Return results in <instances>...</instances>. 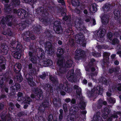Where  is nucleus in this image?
I'll list each match as a JSON object with an SVG mask.
<instances>
[{
	"instance_id": "obj_57",
	"label": "nucleus",
	"mask_w": 121,
	"mask_h": 121,
	"mask_svg": "<svg viewBox=\"0 0 121 121\" xmlns=\"http://www.w3.org/2000/svg\"><path fill=\"white\" fill-rule=\"evenodd\" d=\"M45 109V108H44L42 106L41 107H39L38 109V112L41 114L43 113L44 112Z\"/></svg>"
},
{
	"instance_id": "obj_49",
	"label": "nucleus",
	"mask_w": 121,
	"mask_h": 121,
	"mask_svg": "<svg viewBox=\"0 0 121 121\" xmlns=\"http://www.w3.org/2000/svg\"><path fill=\"white\" fill-rule=\"evenodd\" d=\"M25 99V100L24 103L28 104H30V103L32 101V100L29 97L26 96Z\"/></svg>"
},
{
	"instance_id": "obj_21",
	"label": "nucleus",
	"mask_w": 121,
	"mask_h": 121,
	"mask_svg": "<svg viewBox=\"0 0 121 121\" xmlns=\"http://www.w3.org/2000/svg\"><path fill=\"white\" fill-rule=\"evenodd\" d=\"M73 20L74 22L75 26L76 28H78L80 31H83L84 33L86 32L87 30L83 23L79 22L78 23L76 22V20Z\"/></svg>"
},
{
	"instance_id": "obj_53",
	"label": "nucleus",
	"mask_w": 121,
	"mask_h": 121,
	"mask_svg": "<svg viewBox=\"0 0 121 121\" xmlns=\"http://www.w3.org/2000/svg\"><path fill=\"white\" fill-rule=\"evenodd\" d=\"M23 94L22 93L19 92L17 94V96H18V98H17V101H20L22 99V98L23 97Z\"/></svg>"
},
{
	"instance_id": "obj_43",
	"label": "nucleus",
	"mask_w": 121,
	"mask_h": 121,
	"mask_svg": "<svg viewBox=\"0 0 121 121\" xmlns=\"http://www.w3.org/2000/svg\"><path fill=\"white\" fill-rule=\"evenodd\" d=\"M56 89L59 91H61L64 88V85L62 83H59L57 85L55 86Z\"/></svg>"
},
{
	"instance_id": "obj_14",
	"label": "nucleus",
	"mask_w": 121,
	"mask_h": 121,
	"mask_svg": "<svg viewBox=\"0 0 121 121\" xmlns=\"http://www.w3.org/2000/svg\"><path fill=\"white\" fill-rule=\"evenodd\" d=\"M22 36L23 40L27 42H29L31 40H34L36 38V37L29 31H26L23 33Z\"/></svg>"
},
{
	"instance_id": "obj_4",
	"label": "nucleus",
	"mask_w": 121,
	"mask_h": 121,
	"mask_svg": "<svg viewBox=\"0 0 121 121\" xmlns=\"http://www.w3.org/2000/svg\"><path fill=\"white\" fill-rule=\"evenodd\" d=\"M72 61L71 60H67L65 61L64 58H59L57 62V64L59 68V70L57 71V75L62 77L66 71L65 68H69L72 65Z\"/></svg>"
},
{
	"instance_id": "obj_22",
	"label": "nucleus",
	"mask_w": 121,
	"mask_h": 121,
	"mask_svg": "<svg viewBox=\"0 0 121 121\" xmlns=\"http://www.w3.org/2000/svg\"><path fill=\"white\" fill-rule=\"evenodd\" d=\"M21 86L19 83H15L13 85L11 86L10 89L11 94L12 95L14 94L16 91H19L21 90Z\"/></svg>"
},
{
	"instance_id": "obj_63",
	"label": "nucleus",
	"mask_w": 121,
	"mask_h": 121,
	"mask_svg": "<svg viewBox=\"0 0 121 121\" xmlns=\"http://www.w3.org/2000/svg\"><path fill=\"white\" fill-rule=\"evenodd\" d=\"M46 74L45 72H44L42 73L41 75L39 76V77L42 79H45Z\"/></svg>"
},
{
	"instance_id": "obj_19",
	"label": "nucleus",
	"mask_w": 121,
	"mask_h": 121,
	"mask_svg": "<svg viewBox=\"0 0 121 121\" xmlns=\"http://www.w3.org/2000/svg\"><path fill=\"white\" fill-rule=\"evenodd\" d=\"M75 76L74 69H71L69 70L67 73L66 77L68 80L70 82H74L76 81V78Z\"/></svg>"
},
{
	"instance_id": "obj_10",
	"label": "nucleus",
	"mask_w": 121,
	"mask_h": 121,
	"mask_svg": "<svg viewBox=\"0 0 121 121\" xmlns=\"http://www.w3.org/2000/svg\"><path fill=\"white\" fill-rule=\"evenodd\" d=\"M73 108V109H71L72 110L70 109V112L66 118L67 121H75L76 120H78L79 119V117L75 115L76 112L78 110V107L74 106Z\"/></svg>"
},
{
	"instance_id": "obj_12",
	"label": "nucleus",
	"mask_w": 121,
	"mask_h": 121,
	"mask_svg": "<svg viewBox=\"0 0 121 121\" xmlns=\"http://www.w3.org/2000/svg\"><path fill=\"white\" fill-rule=\"evenodd\" d=\"M85 38V37L82 32L79 33L78 34L76 35L75 37L76 42L84 47H86V45Z\"/></svg>"
},
{
	"instance_id": "obj_16",
	"label": "nucleus",
	"mask_w": 121,
	"mask_h": 121,
	"mask_svg": "<svg viewBox=\"0 0 121 121\" xmlns=\"http://www.w3.org/2000/svg\"><path fill=\"white\" fill-rule=\"evenodd\" d=\"M75 52L76 54L74 56V58L77 60H82L85 57V51L82 50H76Z\"/></svg>"
},
{
	"instance_id": "obj_5",
	"label": "nucleus",
	"mask_w": 121,
	"mask_h": 121,
	"mask_svg": "<svg viewBox=\"0 0 121 121\" xmlns=\"http://www.w3.org/2000/svg\"><path fill=\"white\" fill-rule=\"evenodd\" d=\"M9 49L12 52V55L13 57L17 59H20L24 50L22 45L18 42L13 43L9 47Z\"/></svg>"
},
{
	"instance_id": "obj_8",
	"label": "nucleus",
	"mask_w": 121,
	"mask_h": 121,
	"mask_svg": "<svg viewBox=\"0 0 121 121\" xmlns=\"http://www.w3.org/2000/svg\"><path fill=\"white\" fill-rule=\"evenodd\" d=\"M32 65L33 64L31 63L28 65V68L30 70L29 73L26 74L25 77L29 85L31 86H34L35 84L33 81V76L35 75V70L34 69L32 68Z\"/></svg>"
},
{
	"instance_id": "obj_45",
	"label": "nucleus",
	"mask_w": 121,
	"mask_h": 121,
	"mask_svg": "<svg viewBox=\"0 0 121 121\" xmlns=\"http://www.w3.org/2000/svg\"><path fill=\"white\" fill-rule=\"evenodd\" d=\"M79 106L81 109L82 110H84L86 107L85 103L84 102H81L79 105Z\"/></svg>"
},
{
	"instance_id": "obj_2",
	"label": "nucleus",
	"mask_w": 121,
	"mask_h": 121,
	"mask_svg": "<svg viewBox=\"0 0 121 121\" xmlns=\"http://www.w3.org/2000/svg\"><path fill=\"white\" fill-rule=\"evenodd\" d=\"M41 4L43 7L38 8L37 10V13L41 16L48 17L49 13L51 14L54 12V3L52 0H42Z\"/></svg>"
},
{
	"instance_id": "obj_62",
	"label": "nucleus",
	"mask_w": 121,
	"mask_h": 121,
	"mask_svg": "<svg viewBox=\"0 0 121 121\" xmlns=\"http://www.w3.org/2000/svg\"><path fill=\"white\" fill-rule=\"evenodd\" d=\"M81 88L80 87L77 89L76 91V93L79 96L81 94Z\"/></svg>"
},
{
	"instance_id": "obj_41",
	"label": "nucleus",
	"mask_w": 121,
	"mask_h": 121,
	"mask_svg": "<svg viewBox=\"0 0 121 121\" xmlns=\"http://www.w3.org/2000/svg\"><path fill=\"white\" fill-rule=\"evenodd\" d=\"M97 74V73L96 72L94 73H90L89 75V78H91L93 81L96 80L95 77Z\"/></svg>"
},
{
	"instance_id": "obj_33",
	"label": "nucleus",
	"mask_w": 121,
	"mask_h": 121,
	"mask_svg": "<svg viewBox=\"0 0 121 121\" xmlns=\"http://www.w3.org/2000/svg\"><path fill=\"white\" fill-rule=\"evenodd\" d=\"M16 76L14 77V80L17 82H21L23 80V78L21 74V73H16Z\"/></svg>"
},
{
	"instance_id": "obj_44",
	"label": "nucleus",
	"mask_w": 121,
	"mask_h": 121,
	"mask_svg": "<svg viewBox=\"0 0 121 121\" xmlns=\"http://www.w3.org/2000/svg\"><path fill=\"white\" fill-rule=\"evenodd\" d=\"M49 102L48 100H46V101H43L42 103V106L44 108H47L48 107Z\"/></svg>"
},
{
	"instance_id": "obj_40",
	"label": "nucleus",
	"mask_w": 121,
	"mask_h": 121,
	"mask_svg": "<svg viewBox=\"0 0 121 121\" xmlns=\"http://www.w3.org/2000/svg\"><path fill=\"white\" fill-rule=\"evenodd\" d=\"M71 3L73 6L74 7L78 6L80 5V0H71Z\"/></svg>"
},
{
	"instance_id": "obj_6",
	"label": "nucleus",
	"mask_w": 121,
	"mask_h": 121,
	"mask_svg": "<svg viewBox=\"0 0 121 121\" xmlns=\"http://www.w3.org/2000/svg\"><path fill=\"white\" fill-rule=\"evenodd\" d=\"M102 23L101 26L102 28L99 29L97 32V35L99 40L101 39V41L102 42L104 41V38L103 37L104 34L107 31L108 28L107 24L109 21V17L105 15H104L101 18Z\"/></svg>"
},
{
	"instance_id": "obj_39",
	"label": "nucleus",
	"mask_w": 121,
	"mask_h": 121,
	"mask_svg": "<svg viewBox=\"0 0 121 121\" xmlns=\"http://www.w3.org/2000/svg\"><path fill=\"white\" fill-rule=\"evenodd\" d=\"M110 54L107 52H104L103 54L104 59V60H106V62H108L109 61V57Z\"/></svg>"
},
{
	"instance_id": "obj_17",
	"label": "nucleus",
	"mask_w": 121,
	"mask_h": 121,
	"mask_svg": "<svg viewBox=\"0 0 121 121\" xmlns=\"http://www.w3.org/2000/svg\"><path fill=\"white\" fill-rule=\"evenodd\" d=\"M59 10L60 11L61 15L62 16H64V17L62 18V19L67 22V24L71 23V16L69 15H66V13L64 11V9L62 8V7L61 8H60Z\"/></svg>"
},
{
	"instance_id": "obj_29",
	"label": "nucleus",
	"mask_w": 121,
	"mask_h": 121,
	"mask_svg": "<svg viewBox=\"0 0 121 121\" xmlns=\"http://www.w3.org/2000/svg\"><path fill=\"white\" fill-rule=\"evenodd\" d=\"M21 68V65L19 63H17L14 66L13 71L16 73H20Z\"/></svg>"
},
{
	"instance_id": "obj_50",
	"label": "nucleus",
	"mask_w": 121,
	"mask_h": 121,
	"mask_svg": "<svg viewBox=\"0 0 121 121\" xmlns=\"http://www.w3.org/2000/svg\"><path fill=\"white\" fill-rule=\"evenodd\" d=\"M112 44L113 45L118 44L119 43V41L118 39L116 38H114L112 40Z\"/></svg>"
},
{
	"instance_id": "obj_26",
	"label": "nucleus",
	"mask_w": 121,
	"mask_h": 121,
	"mask_svg": "<svg viewBox=\"0 0 121 121\" xmlns=\"http://www.w3.org/2000/svg\"><path fill=\"white\" fill-rule=\"evenodd\" d=\"M53 104L55 108L59 107L61 106V100L59 98L57 99L56 98H55L53 99Z\"/></svg>"
},
{
	"instance_id": "obj_34",
	"label": "nucleus",
	"mask_w": 121,
	"mask_h": 121,
	"mask_svg": "<svg viewBox=\"0 0 121 121\" xmlns=\"http://www.w3.org/2000/svg\"><path fill=\"white\" fill-rule=\"evenodd\" d=\"M104 111L103 112V117L104 118H106L108 115L109 114L110 111H111L110 109V108L109 107H105L104 108Z\"/></svg>"
},
{
	"instance_id": "obj_9",
	"label": "nucleus",
	"mask_w": 121,
	"mask_h": 121,
	"mask_svg": "<svg viewBox=\"0 0 121 121\" xmlns=\"http://www.w3.org/2000/svg\"><path fill=\"white\" fill-rule=\"evenodd\" d=\"M49 78L52 84H47V87L46 90L50 94L53 93L54 90L53 86H55L57 85L58 84H59V81L57 78L56 77L51 76Z\"/></svg>"
},
{
	"instance_id": "obj_27",
	"label": "nucleus",
	"mask_w": 121,
	"mask_h": 121,
	"mask_svg": "<svg viewBox=\"0 0 121 121\" xmlns=\"http://www.w3.org/2000/svg\"><path fill=\"white\" fill-rule=\"evenodd\" d=\"M114 10L113 13L114 15V18L115 20L118 19L119 17L121 16V9L119 7Z\"/></svg>"
},
{
	"instance_id": "obj_24",
	"label": "nucleus",
	"mask_w": 121,
	"mask_h": 121,
	"mask_svg": "<svg viewBox=\"0 0 121 121\" xmlns=\"http://www.w3.org/2000/svg\"><path fill=\"white\" fill-rule=\"evenodd\" d=\"M1 52L2 54L4 55H6L8 53L9 50V49L8 46L5 43H3L1 45Z\"/></svg>"
},
{
	"instance_id": "obj_23",
	"label": "nucleus",
	"mask_w": 121,
	"mask_h": 121,
	"mask_svg": "<svg viewBox=\"0 0 121 121\" xmlns=\"http://www.w3.org/2000/svg\"><path fill=\"white\" fill-rule=\"evenodd\" d=\"M35 93L36 94V99L38 100H42L43 98L42 91L37 88L35 89Z\"/></svg>"
},
{
	"instance_id": "obj_3",
	"label": "nucleus",
	"mask_w": 121,
	"mask_h": 121,
	"mask_svg": "<svg viewBox=\"0 0 121 121\" xmlns=\"http://www.w3.org/2000/svg\"><path fill=\"white\" fill-rule=\"evenodd\" d=\"M13 12L14 13L20 16V17L21 19L24 20H23V23H20L19 24L20 27V29L21 30H23L34 20V19L29 17V15L27 14V12L23 9H19L17 10L16 9H14L13 10Z\"/></svg>"
},
{
	"instance_id": "obj_28",
	"label": "nucleus",
	"mask_w": 121,
	"mask_h": 121,
	"mask_svg": "<svg viewBox=\"0 0 121 121\" xmlns=\"http://www.w3.org/2000/svg\"><path fill=\"white\" fill-rule=\"evenodd\" d=\"M112 6L110 4L107 3L104 4L102 7L104 13H107V12L111 11L112 9Z\"/></svg>"
},
{
	"instance_id": "obj_64",
	"label": "nucleus",
	"mask_w": 121,
	"mask_h": 121,
	"mask_svg": "<svg viewBox=\"0 0 121 121\" xmlns=\"http://www.w3.org/2000/svg\"><path fill=\"white\" fill-rule=\"evenodd\" d=\"M9 109H11L12 110H13L14 109V105L13 103L10 102L9 103Z\"/></svg>"
},
{
	"instance_id": "obj_54",
	"label": "nucleus",
	"mask_w": 121,
	"mask_h": 121,
	"mask_svg": "<svg viewBox=\"0 0 121 121\" xmlns=\"http://www.w3.org/2000/svg\"><path fill=\"white\" fill-rule=\"evenodd\" d=\"M107 38L110 41L112 40V37L113 36L112 33L111 32H108L107 35Z\"/></svg>"
},
{
	"instance_id": "obj_48",
	"label": "nucleus",
	"mask_w": 121,
	"mask_h": 121,
	"mask_svg": "<svg viewBox=\"0 0 121 121\" xmlns=\"http://www.w3.org/2000/svg\"><path fill=\"white\" fill-rule=\"evenodd\" d=\"M5 62H2V63L0 64V71L3 70L5 69V64L6 63V61L5 59Z\"/></svg>"
},
{
	"instance_id": "obj_59",
	"label": "nucleus",
	"mask_w": 121,
	"mask_h": 121,
	"mask_svg": "<svg viewBox=\"0 0 121 121\" xmlns=\"http://www.w3.org/2000/svg\"><path fill=\"white\" fill-rule=\"evenodd\" d=\"M103 105L102 100L101 99L99 100V102L97 107L98 108H100L102 107Z\"/></svg>"
},
{
	"instance_id": "obj_31",
	"label": "nucleus",
	"mask_w": 121,
	"mask_h": 121,
	"mask_svg": "<svg viewBox=\"0 0 121 121\" xmlns=\"http://www.w3.org/2000/svg\"><path fill=\"white\" fill-rule=\"evenodd\" d=\"M119 68L117 66L110 68L108 73L111 75L113 74V73L114 74H117L119 72Z\"/></svg>"
},
{
	"instance_id": "obj_51",
	"label": "nucleus",
	"mask_w": 121,
	"mask_h": 121,
	"mask_svg": "<svg viewBox=\"0 0 121 121\" xmlns=\"http://www.w3.org/2000/svg\"><path fill=\"white\" fill-rule=\"evenodd\" d=\"M3 119L4 120L7 121H13L9 114L6 115L3 118Z\"/></svg>"
},
{
	"instance_id": "obj_15",
	"label": "nucleus",
	"mask_w": 121,
	"mask_h": 121,
	"mask_svg": "<svg viewBox=\"0 0 121 121\" xmlns=\"http://www.w3.org/2000/svg\"><path fill=\"white\" fill-rule=\"evenodd\" d=\"M53 29L55 33L58 34H61L63 31L61 23L60 21H55L54 23Z\"/></svg>"
},
{
	"instance_id": "obj_1",
	"label": "nucleus",
	"mask_w": 121,
	"mask_h": 121,
	"mask_svg": "<svg viewBox=\"0 0 121 121\" xmlns=\"http://www.w3.org/2000/svg\"><path fill=\"white\" fill-rule=\"evenodd\" d=\"M43 37L42 36V38H41V36L40 37L39 43L41 45L44 44L45 48L47 50V53L48 54L52 55L54 52V47L51 43L49 41H47L45 42V39L46 38H47V39L52 42L55 36L51 34L50 31L48 30L43 32Z\"/></svg>"
},
{
	"instance_id": "obj_56",
	"label": "nucleus",
	"mask_w": 121,
	"mask_h": 121,
	"mask_svg": "<svg viewBox=\"0 0 121 121\" xmlns=\"http://www.w3.org/2000/svg\"><path fill=\"white\" fill-rule=\"evenodd\" d=\"M108 101L110 103L112 104H114L116 102L115 99L114 98L111 97L109 98Z\"/></svg>"
},
{
	"instance_id": "obj_11",
	"label": "nucleus",
	"mask_w": 121,
	"mask_h": 121,
	"mask_svg": "<svg viewBox=\"0 0 121 121\" xmlns=\"http://www.w3.org/2000/svg\"><path fill=\"white\" fill-rule=\"evenodd\" d=\"M13 17V16L11 15H7L5 17H2L1 20V24L0 25L3 29L5 27L6 24L9 26H12Z\"/></svg>"
},
{
	"instance_id": "obj_46",
	"label": "nucleus",
	"mask_w": 121,
	"mask_h": 121,
	"mask_svg": "<svg viewBox=\"0 0 121 121\" xmlns=\"http://www.w3.org/2000/svg\"><path fill=\"white\" fill-rule=\"evenodd\" d=\"M13 33L11 29L9 28H8L7 29L6 32L4 34H3L4 35H5L7 34V35L9 36H11L13 35Z\"/></svg>"
},
{
	"instance_id": "obj_32",
	"label": "nucleus",
	"mask_w": 121,
	"mask_h": 121,
	"mask_svg": "<svg viewBox=\"0 0 121 121\" xmlns=\"http://www.w3.org/2000/svg\"><path fill=\"white\" fill-rule=\"evenodd\" d=\"M43 64L45 66H50L53 64L52 60L49 59L45 58L44 59L43 61Z\"/></svg>"
},
{
	"instance_id": "obj_18",
	"label": "nucleus",
	"mask_w": 121,
	"mask_h": 121,
	"mask_svg": "<svg viewBox=\"0 0 121 121\" xmlns=\"http://www.w3.org/2000/svg\"><path fill=\"white\" fill-rule=\"evenodd\" d=\"M35 53L39 59H44L45 53L44 51L42 48H37L35 51Z\"/></svg>"
},
{
	"instance_id": "obj_35",
	"label": "nucleus",
	"mask_w": 121,
	"mask_h": 121,
	"mask_svg": "<svg viewBox=\"0 0 121 121\" xmlns=\"http://www.w3.org/2000/svg\"><path fill=\"white\" fill-rule=\"evenodd\" d=\"M34 31L35 33L39 32L42 29V27L38 24H34L32 26Z\"/></svg>"
},
{
	"instance_id": "obj_60",
	"label": "nucleus",
	"mask_w": 121,
	"mask_h": 121,
	"mask_svg": "<svg viewBox=\"0 0 121 121\" xmlns=\"http://www.w3.org/2000/svg\"><path fill=\"white\" fill-rule=\"evenodd\" d=\"M118 114H117V112H114L113 114H111V116L113 118L115 119V118L117 119L118 117L117 116Z\"/></svg>"
},
{
	"instance_id": "obj_55",
	"label": "nucleus",
	"mask_w": 121,
	"mask_h": 121,
	"mask_svg": "<svg viewBox=\"0 0 121 121\" xmlns=\"http://www.w3.org/2000/svg\"><path fill=\"white\" fill-rule=\"evenodd\" d=\"M92 55L94 57H98L101 56V55L100 53H99L98 52H92Z\"/></svg>"
},
{
	"instance_id": "obj_38",
	"label": "nucleus",
	"mask_w": 121,
	"mask_h": 121,
	"mask_svg": "<svg viewBox=\"0 0 121 121\" xmlns=\"http://www.w3.org/2000/svg\"><path fill=\"white\" fill-rule=\"evenodd\" d=\"M50 16V15L49 14L48 16V17H46L47 19L43 18L42 19H41V21L43 23L47 24L48 23V20L49 19V21H50L52 19V18H54L52 17V16L51 15V17Z\"/></svg>"
},
{
	"instance_id": "obj_58",
	"label": "nucleus",
	"mask_w": 121,
	"mask_h": 121,
	"mask_svg": "<svg viewBox=\"0 0 121 121\" xmlns=\"http://www.w3.org/2000/svg\"><path fill=\"white\" fill-rule=\"evenodd\" d=\"M38 121H46L45 119L42 116H39L36 117Z\"/></svg>"
},
{
	"instance_id": "obj_36",
	"label": "nucleus",
	"mask_w": 121,
	"mask_h": 121,
	"mask_svg": "<svg viewBox=\"0 0 121 121\" xmlns=\"http://www.w3.org/2000/svg\"><path fill=\"white\" fill-rule=\"evenodd\" d=\"M57 51L56 55L58 57L60 58H60V57H61L62 55L65 52V50L64 49L60 47H59L58 48Z\"/></svg>"
},
{
	"instance_id": "obj_37",
	"label": "nucleus",
	"mask_w": 121,
	"mask_h": 121,
	"mask_svg": "<svg viewBox=\"0 0 121 121\" xmlns=\"http://www.w3.org/2000/svg\"><path fill=\"white\" fill-rule=\"evenodd\" d=\"M29 59L33 63L35 64L36 65L38 64V65H40L39 63H40L39 60L38 59L37 57L35 56L29 58Z\"/></svg>"
},
{
	"instance_id": "obj_7",
	"label": "nucleus",
	"mask_w": 121,
	"mask_h": 121,
	"mask_svg": "<svg viewBox=\"0 0 121 121\" xmlns=\"http://www.w3.org/2000/svg\"><path fill=\"white\" fill-rule=\"evenodd\" d=\"M103 92V86L101 85H98L91 91L87 89L86 94L90 99H94L99 95H102Z\"/></svg>"
},
{
	"instance_id": "obj_47",
	"label": "nucleus",
	"mask_w": 121,
	"mask_h": 121,
	"mask_svg": "<svg viewBox=\"0 0 121 121\" xmlns=\"http://www.w3.org/2000/svg\"><path fill=\"white\" fill-rule=\"evenodd\" d=\"M1 89V92L3 93L4 94V92H5L6 93H8L9 92V89L6 86H3L2 88H0Z\"/></svg>"
},
{
	"instance_id": "obj_25",
	"label": "nucleus",
	"mask_w": 121,
	"mask_h": 121,
	"mask_svg": "<svg viewBox=\"0 0 121 121\" xmlns=\"http://www.w3.org/2000/svg\"><path fill=\"white\" fill-rule=\"evenodd\" d=\"M99 82H102L104 85H108L110 84L109 80L108 78L106 76H102L99 78Z\"/></svg>"
},
{
	"instance_id": "obj_42",
	"label": "nucleus",
	"mask_w": 121,
	"mask_h": 121,
	"mask_svg": "<svg viewBox=\"0 0 121 121\" xmlns=\"http://www.w3.org/2000/svg\"><path fill=\"white\" fill-rule=\"evenodd\" d=\"M26 3H29L32 5V8H34V5L36 3L37 0H23Z\"/></svg>"
},
{
	"instance_id": "obj_61",
	"label": "nucleus",
	"mask_w": 121,
	"mask_h": 121,
	"mask_svg": "<svg viewBox=\"0 0 121 121\" xmlns=\"http://www.w3.org/2000/svg\"><path fill=\"white\" fill-rule=\"evenodd\" d=\"M48 121H54L52 114H51L48 115Z\"/></svg>"
},
{
	"instance_id": "obj_52",
	"label": "nucleus",
	"mask_w": 121,
	"mask_h": 121,
	"mask_svg": "<svg viewBox=\"0 0 121 121\" xmlns=\"http://www.w3.org/2000/svg\"><path fill=\"white\" fill-rule=\"evenodd\" d=\"M75 43L74 39H69V45L71 47H73L74 46Z\"/></svg>"
},
{
	"instance_id": "obj_20",
	"label": "nucleus",
	"mask_w": 121,
	"mask_h": 121,
	"mask_svg": "<svg viewBox=\"0 0 121 121\" xmlns=\"http://www.w3.org/2000/svg\"><path fill=\"white\" fill-rule=\"evenodd\" d=\"M9 73L6 72L3 75L0 76V87L2 88L4 85V81H7L9 78Z\"/></svg>"
},
{
	"instance_id": "obj_13",
	"label": "nucleus",
	"mask_w": 121,
	"mask_h": 121,
	"mask_svg": "<svg viewBox=\"0 0 121 121\" xmlns=\"http://www.w3.org/2000/svg\"><path fill=\"white\" fill-rule=\"evenodd\" d=\"M20 4V0H12V5H8L6 4L4 5L5 12H9L11 11L14 8L13 6L15 7H18Z\"/></svg>"
},
{
	"instance_id": "obj_30",
	"label": "nucleus",
	"mask_w": 121,
	"mask_h": 121,
	"mask_svg": "<svg viewBox=\"0 0 121 121\" xmlns=\"http://www.w3.org/2000/svg\"><path fill=\"white\" fill-rule=\"evenodd\" d=\"M64 34L67 36L69 38L71 36V35H73L74 32L72 28H69L65 30Z\"/></svg>"
}]
</instances>
